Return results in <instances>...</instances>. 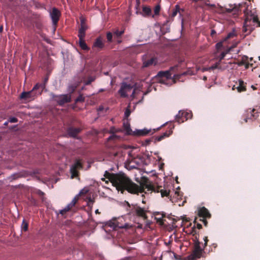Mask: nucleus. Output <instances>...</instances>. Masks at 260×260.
<instances>
[{
    "mask_svg": "<svg viewBox=\"0 0 260 260\" xmlns=\"http://www.w3.org/2000/svg\"><path fill=\"white\" fill-rule=\"evenodd\" d=\"M204 241L205 242V243H204V247L206 246L207 245V242L208 241V237H205L204 238Z\"/></svg>",
    "mask_w": 260,
    "mask_h": 260,
    "instance_id": "obj_48",
    "label": "nucleus"
},
{
    "mask_svg": "<svg viewBox=\"0 0 260 260\" xmlns=\"http://www.w3.org/2000/svg\"><path fill=\"white\" fill-rule=\"evenodd\" d=\"M220 63L218 61L215 64L212 66L210 68V69H211L212 70H214V69H222V68L221 67V66H220Z\"/></svg>",
    "mask_w": 260,
    "mask_h": 260,
    "instance_id": "obj_33",
    "label": "nucleus"
},
{
    "mask_svg": "<svg viewBox=\"0 0 260 260\" xmlns=\"http://www.w3.org/2000/svg\"><path fill=\"white\" fill-rule=\"evenodd\" d=\"M230 7V8H226V12L232 13L235 17L238 16L239 13L242 11H243L245 13L246 18L243 27V31L246 33L245 36L250 34L253 30V27L251 25V20H252L253 23H257V26L260 27V21L258 20L257 15L254 14V12L253 13H252L251 11H250L249 13L246 12V10H247V9L245 8L244 10H242V4L239 5L238 6L235 5L233 7Z\"/></svg>",
    "mask_w": 260,
    "mask_h": 260,
    "instance_id": "obj_2",
    "label": "nucleus"
},
{
    "mask_svg": "<svg viewBox=\"0 0 260 260\" xmlns=\"http://www.w3.org/2000/svg\"><path fill=\"white\" fill-rule=\"evenodd\" d=\"M215 34H216V31L214 29H212L211 30V35L213 36Z\"/></svg>",
    "mask_w": 260,
    "mask_h": 260,
    "instance_id": "obj_51",
    "label": "nucleus"
},
{
    "mask_svg": "<svg viewBox=\"0 0 260 260\" xmlns=\"http://www.w3.org/2000/svg\"><path fill=\"white\" fill-rule=\"evenodd\" d=\"M83 193H84L83 190L80 191L79 194L76 196L70 203H69L64 209L59 210V214L62 215H64L67 212L71 210L78 201L79 196Z\"/></svg>",
    "mask_w": 260,
    "mask_h": 260,
    "instance_id": "obj_12",
    "label": "nucleus"
},
{
    "mask_svg": "<svg viewBox=\"0 0 260 260\" xmlns=\"http://www.w3.org/2000/svg\"><path fill=\"white\" fill-rule=\"evenodd\" d=\"M167 124H168V122H166L165 124H164V125Z\"/></svg>",
    "mask_w": 260,
    "mask_h": 260,
    "instance_id": "obj_62",
    "label": "nucleus"
},
{
    "mask_svg": "<svg viewBox=\"0 0 260 260\" xmlns=\"http://www.w3.org/2000/svg\"><path fill=\"white\" fill-rule=\"evenodd\" d=\"M192 116V114L190 111L187 112L180 110L179 111L178 114L176 115L175 121L180 124L188 119L191 118Z\"/></svg>",
    "mask_w": 260,
    "mask_h": 260,
    "instance_id": "obj_11",
    "label": "nucleus"
},
{
    "mask_svg": "<svg viewBox=\"0 0 260 260\" xmlns=\"http://www.w3.org/2000/svg\"><path fill=\"white\" fill-rule=\"evenodd\" d=\"M80 22H81L80 25H86V20L83 17H82V16L80 17Z\"/></svg>",
    "mask_w": 260,
    "mask_h": 260,
    "instance_id": "obj_44",
    "label": "nucleus"
},
{
    "mask_svg": "<svg viewBox=\"0 0 260 260\" xmlns=\"http://www.w3.org/2000/svg\"><path fill=\"white\" fill-rule=\"evenodd\" d=\"M117 155V153H116L114 154V155H115V156H116Z\"/></svg>",
    "mask_w": 260,
    "mask_h": 260,
    "instance_id": "obj_61",
    "label": "nucleus"
},
{
    "mask_svg": "<svg viewBox=\"0 0 260 260\" xmlns=\"http://www.w3.org/2000/svg\"><path fill=\"white\" fill-rule=\"evenodd\" d=\"M41 197V200H42V201L43 202L45 201V198H44V196H42V197Z\"/></svg>",
    "mask_w": 260,
    "mask_h": 260,
    "instance_id": "obj_56",
    "label": "nucleus"
},
{
    "mask_svg": "<svg viewBox=\"0 0 260 260\" xmlns=\"http://www.w3.org/2000/svg\"><path fill=\"white\" fill-rule=\"evenodd\" d=\"M87 29V25H80L78 31V37H85V31Z\"/></svg>",
    "mask_w": 260,
    "mask_h": 260,
    "instance_id": "obj_24",
    "label": "nucleus"
},
{
    "mask_svg": "<svg viewBox=\"0 0 260 260\" xmlns=\"http://www.w3.org/2000/svg\"><path fill=\"white\" fill-rule=\"evenodd\" d=\"M143 182L140 183V185L139 186L128 178V183H126L125 190L127 191L129 193L136 194L139 192H143L145 189H147V191L160 192L161 197H168L169 198V190L168 191L166 189H162L161 186H156L146 178H143Z\"/></svg>",
    "mask_w": 260,
    "mask_h": 260,
    "instance_id": "obj_1",
    "label": "nucleus"
},
{
    "mask_svg": "<svg viewBox=\"0 0 260 260\" xmlns=\"http://www.w3.org/2000/svg\"><path fill=\"white\" fill-rule=\"evenodd\" d=\"M124 33V30L119 31L118 29L114 32V34L117 37H121Z\"/></svg>",
    "mask_w": 260,
    "mask_h": 260,
    "instance_id": "obj_38",
    "label": "nucleus"
},
{
    "mask_svg": "<svg viewBox=\"0 0 260 260\" xmlns=\"http://www.w3.org/2000/svg\"><path fill=\"white\" fill-rule=\"evenodd\" d=\"M104 46L105 44L103 42L102 38L101 37H99L94 41L92 48H96L99 50H101Z\"/></svg>",
    "mask_w": 260,
    "mask_h": 260,
    "instance_id": "obj_20",
    "label": "nucleus"
},
{
    "mask_svg": "<svg viewBox=\"0 0 260 260\" xmlns=\"http://www.w3.org/2000/svg\"><path fill=\"white\" fill-rule=\"evenodd\" d=\"M248 68V65H247V66H246V68Z\"/></svg>",
    "mask_w": 260,
    "mask_h": 260,
    "instance_id": "obj_63",
    "label": "nucleus"
},
{
    "mask_svg": "<svg viewBox=\"0 0 260 260\" xmlns=\"http://www.w3.org/2000/svg\"><path fill=\"white\" fill-rule=\"evenodd\" d=\"M51 95L53 101L56 102L59 106H63L71 101V96L69 94L55 95L51 93Z\"/></svg>",
    "mask_w": 260,
    "mask_h": 260,
    "instance_id": "obj_9",
    "label": "nucleus"
},
{
    "mask_svg": "<svg viewBox=\"0 0 260 260\" xmlns=\"http://www.w3.org/2000/svg\"><path fill=\"white\" fill-rule=\"evenodd\" d=\"M246 83H245L243 80L240 79L238 80V84L237 85H234L233 87V89H236L239 92H241L243 91H245L246 90Z\"/></svg>",
    "mask_w": 260,
    "mask_h": 260,
    "instance_id": "obj_18",
    "label": "nucleus"
},
{
    "mask_svg": "<svg viewBox=\"0 0 260 260\" xmlns=\"http://www.w3.org/2000/svg\"><path fill=\"white\" fill-rule=\"evenodd\" d=\"M132 88L133 86L131 84L122 82L118 92L121 97L125 98L127 96V93L131 91Z\"/></svg>",
    "mask_w": 260,
    "mask_h": 260,
    "instance_id": "obj_13",
    "label": "nucleus"
},
{
    "mask_svg": "<svg viewBox=\"0 0 260 260\" xmlns=\"http://www.w3.org/2000/svg\"><path fill=\"white\" fill-rule=\"evenodd\" d=\"M251 88H252L253 90H256V89H257L256 87L255 86H254V85H252L251 86Z\"/></svg>",
    "mask_w": 260,
    "mask_h": 260,
    "instance_id": "obj_52",
    "label": "nucleus"
},
{
    "mask_svg": "<svg viewBox=\"0 0 260 260\" xmlns=\"http://www.w3.org/2000/svg\"><path fill=\"white\" fill-rule=\"evenodd\" d=\"M115 228H117L119 229H126L127 228L128 225L127 224H119L118 221H116L115 223Z\"/></svg>",
    "mask_w": 260,
    "mask_h": 260,
    "instance_id": "obj_32",
    "label": "nucleus"
},
{
    "mask_svg": "<svg viewBox=\"0 0 260 260\" xmlns=\"http://www.w3.org/2000/svg\"><path fill=\"white\" fill-rule=\"evenodd\" d=\"M123 127L127 135H133V133L134 131H133L131 128L129 123L127 122H123Z\"/></svg>",
    "mask_w": 260,
    "mask_h": 260,
    "instance_id": "obj_25",
    "label": "nucleus"
},
{
    "mask_svg": "<svg viewBox=\"0 0 260 260\" xmlns=\"http://www.w3.org/2000/svg\"><path fill=\"white\" fill-rule=\"evenodd\" d=\"M130 213L136 214L139 217L143 218L144 219H147V216L146 214V210L144 208H142L139 206H134Z\"/></svg>",
    "mask_w": 260,
    "mask_h": 260,
    "instance_id": "obj_14",
    "label": "nucleus"
},
{
    "mask_svg": "<svg viewBox=\"0 0 260 260\" xmlns=\"http://www.w3.org/2000/svg\"><path fill=\"white\" fill-rule=\"evenodd\" d=\"M9 121L11 123H15L18 121V119L16 117H10L9 119Z\"/></svg>",
    "mask_w": 260,
    "mask_h": 260,
    "instance_id": "obj_42",
    "label": "nucleus"
},
{
    "mask_svg": "<svg viewBox=\"0 0 260 260\" xmlns=\"http://www.w3.org/2000/svg\"><path fill=\"white\" fill-rule=\"evenodd\" d=\"M29 204L30 206H39L38 201L33 198H31L30 199H29Z\"/></svg>",
    "mask_w": 260,
    "mask_h": 260,
    "instance_id": "obj_29",
    "label": "nucleus"
},
{
    "mask_svg": "<svg viewBox=\"0 0 260 260\" xmlns=\"http://www.w3.org/2000/svg\"><path fill=\"white\" fill-rule=\"evenodd\" d=\"M119 131H120V130L116 129L114 127H112L110 128L109 133L112 135L107 139L106 142L107 147L109 148H114L115 147L120 146L119 142L122 140V138L115 134V133Z\"/></svg>",
    "mask_w": 260,
    "mask_h": 260,
    "instance_id": "obj_6",
    "label": "nucleus"
},
{
    "mask_svg": "<svg viewBox=\"0 0 260 260\" xmlns=\"http://www.w3.org/2000/svg\"><path fill=\"white\" fill-rule=\"evenodd\" d=\"M223 46V42H219L216 44V47L217 49H220Z\"/></svg>",
    "mask_w": 260,
    "mask_h": 260,
    "instance_id": "obj_43",
    "label": "nucleus"
},
{
    "mask_svg": "<svg viewBox=\"0 0 260 260\" xmlns=\"http://www.w3.org/2000/svg\"><path fill=\"white\" fill-rule=\"evenodd\" d=\"M207 218H200V220L202 222H203V223H204V225L205 226H207V225H208V221H207Z\"/></svg>",
    "mask_w": 260,
    "mask_h": 260,
    "instance_id": "obj_46",
    "label": "nucleus"
},
{
    "mask_svg": "<svg viewBox=\"0 0 260 260\" xmlns=\"http://www.w3.org/2000/svg\"><path fill=\"white\" fill-rule=\"evenodd\" d=\"M151 130L147 128H144L143 129H136L133 133V136H146L150 133Z\"/></svg>",
    "mask_w": 260,
    "mask_h": 260,
    "instance_id": "obj_21",
    "label": "nucleus"
},
{
    "mask_svg": "<svg viewBox=\"0 0 260 260\" xmlns=\"http://www.w3.org/2000/svg\"><path fill=\"white\" fill-rule=\"evenodd\" d=\"M95 213H100L99 211V210L97 209L96 211H95Z\"/></svg>",
    "mask_w": 260,
    "mask_h": 260,
    "instance_id": "obj_59",
    "label": "nucleus"
},
{
    "mask_svg": "<svg viewBox=\"0 0 260 260\" xmlns=\"http://www.w3.org/2000/svg\"><path fill=\"white\" fill-rule=\"evenodd\" d=\"M160 10V7L159 5H157L155 7L154 9V14L157 15L159 14Z\"/></svg>",
    "mask_w": 260,
    "mask_h": 260,
    "instance_id": "obj_36",
    "label": "nucleus"
},
{
    "mask_svg": "<svg viewBox=\"0 0 260 260\" xmlns=\"http://www.w3.org/2000/svg\"><path fill=\"white\" fill-rule=\"evenodd\" d=\"M259 60H260V56L258 57Z\"/></svg>",
    "mask_w": 260,
    "mask_h": 260,
    "instance_id": "obj_64",
    "label": "nucleus"
},
{
    "mask_svg": "<svg viewBox=\"0 0 260 260\" xmlns=\"http://www.w3.org/2000/svg\"><path fill=\"white\" fill-rule=\"evenodd\" d=\"M226 54V52H222L221 54L220 55L219 57V61L218 62H219L220 63H221L222 62V60L224 58V57H225V54Z\"/></svg>",
    "mask_w": 260,
    "mask_h": 260,
    "instance_id": "obj_39",
    "label": "nucleus"
},
{
    "mask_svg": "<svg viewBox=\"0 0 260 260\" xmlns=\"http://www.w3.org/2000/svg\"><path fill=\"white\" fill-rule=\"evenodd\" d=\"M142 11L146 16H149L151 13V9L148 7H143Z\"/></svg>",
    "mask_w": 260,
    "mask_h": 260,
    "instance_id": "obj_28",
    "label": "nucleus"
},
{
    "mask_svg": "<svg viewBox=\"0 0 260 260\" xmlns=\"http://www.w3.org/2000/svg\"><path fill=\"white\" fill-rule=\"evenodd\" d=\"M37 194L40 196V197H42V196H44V193L41 190H39L38 191H37Z\"/></svg>",
    "mask_w": 260,
    "mask_h": 260,
    "instance_id": "obj_47",
    "label": "nucleus"
},
{
    "mask_svg": "<svg viewBox=\"0 0 260 260\" xmlns=\"http://www.w3.org/2000/svg\"><path fill=\"white\" fill-rule=\"evenodd\" d=\"M83 168L82 159H76L74 160V164L72 165L70 168V172L71 173V177L72 178L76 177L79 175V172L78 170H80Z\"/></svg>",
    "mask_w": 260,
    "mask_h": 260,
    "instance_id": "obj_10",
    "label": "nucleus"
},
{
    "mask_svg": "<svg viewBox=\"0 0 260 260\" xmlns=\"http://www.w3.org/2000/svg\"><path fill=\"white\" fill-rule=\"evenodd\" d=\"M103 109V107H100L99 108V111H102Z\"/></svg>",
    "mask_w": 260,
    "mask_h": 260,
    "instance_id": "obj_58",
    "label": "nucleus"
},
{
    "mask_svg": "<svg viewBox=\"0 0 260 260\" xmlns=\"http://www.w3.org/2000/svg\"><path fill=\"white\" fill-rule=\"evenodd\" d=\"M93 81V80H92V79L88 80V81H86V85L90 84L91 83V82H92Z\"/></svg>",
    "mask_w": 260,
    "mask_h": 260,
    "instance_id": "obj_50",
    "label": "nucleus"
},
{
    "mask_svg": "<svg viewBox=\"0 0 260 260\" xmlns=\"http://www.w3.org/2000/svg\"><path fill=\"white\" fill-rule=\"evenodd\" d=\"M169 130L166 131L165 133H164L162 135L157 136V137H153L150 139H146L143 143V146H147L150 144L151 142H153L154 143H157V142L160 141L165 138L169 137L173 133V129L174 128V125L172 123V122H170V124L169 125Z\"/></svg>",
    "mask_w": 260,
    "mask_h": 260,
    "instance_id": "obj_7",
    "label": "nucleus"
},
{
    "mask_svg": "<svg viewBox=\"0 0 260 260\" xmlns=\"http://www.w3.org/2000/svg\"><path fill=\"white\" fill-rule=\"evenodd\" d=\"M235 47V46H233V47H231L230 48L229 51L231 50H232V49L233 48Z\"/></svg>",
    "mask_w": 260,
    "mask_h": 260,
    "instance_id": "obj_60",
    "label": "nucleus"
},
{
    "mask_svg": "<svg viewBox=\"0 0 260 260\" xmlns=\"http://www.w3.org/2000/svg\"><path fill=\"white\" fill-rule=\"evenodd\" d=\"M48 81V78H46L45 79V80H44V82L43 83V84H45V87L46 86L45 84H46V83Z\"/></svg>",
    "mask_w": 260,
    "mask_h": 260,
    "instance_id": "obj_53",
    "label": "nucleus"
},
{
    "mask_svg": "<svg viewBox=\"0 0 260 260\" xmlns=\"http://www.w3.org/2000/svg\"><path fill=\"white\" fill-rule=\"evenodd\" d=\"M50 16L52 21L53 24L56 26L58 23L60 16V12L56 8H53L50 13Z\"/></svg>",
    "mask_w": 260,
    "mask_h": 260,
    "instance_id": "obj_16",
    "label": "nucleus"
},
{
    "mask_svg": "<svg viewBox=\"0 0 260 260\" xmlns=\"http://www.w3.org/2000/svg\"><path fill=\"white\" fill-rule=\"evenodd\" d=\"M157 63L156 58L155 57H151L147 60H145L143 61V67H148L153 64H156Z\"/></svg>",
    "mask_w": 260,
    "mask_h": 260,
    "instance_id": "obj_22",
    "label": "nucleus"
},
{
    "mask_svg": "<svg viewBox=\"0 0 260 260\" xmlns=\"http://www.w3.org/2000/svg\"><path fill=\"white\" fill-rule=\"evenodd\" d=\"M85 100L84 97L83 96V95L80 94L79 96L76 99L75 102L76 103H79V102H83Z\"/></svg>",
    "mask_w": 260,
    "mask_h": 260,
    "instance_id": "obj_34",
    "label": "nucleus"
},
{
    "mask_svg": "<svg viewBox=\"0 0 260 260\" xmlns=\"http://www.w3.org/2000/svg\"><path fill=\"white\" fill-rule=\"evenodd\" d=\"M192 234L194 237V248L191 254L185 257L184 260H197L201 257L203 249L200 246L199 241V235L196 233L195 228L193 227L192 230Z\"/></svg>",
    "mask_w": 260,
    "mask_h": 260,
    "instance_id": "obj_4",
    "label": "nucleus"
},
{
    "mask_svg": "<svg viewBox=\"0 0 260 260\" xmlns=\"http://www.w3.org/2000/svg\"><path fill=\"white\" fill-rule=\"evenodd\" d=\"M81 131L80 128L70 127L68 128L67 133L70 137L75 138Z\"/></svg>",
    "mask_w": 260,
    "mask_h": 260,
    "instance_id": "obj_19",
    "label": "nucleus"
},
{
    "mask_svg": "<svg viewBox=\"0 0 260 260\" xmlns=\"http://www.w3.org/2000/svg\"><path fill=\"white\" fill-rule=\"evenodd\" d=\"M44 89H45L44 84L37 83L31 90L22 92L19 96V98L20 100L24 101H30L34 99L37 95L41 94Z\"/></svg>",
    "mask_w": 260,
    "mask_h": 260,
    "instance_id": "obj_5",
    "label": "nucleus"
},
{
    "mask_svg": "<svg viewBox=\"0 0 260 260\" xmlns=\"http://www.w3.org/2000/svg\"><path fill=\"white\" fill-rule=\"evenodd\" d=\"M9 120H8V121H6V122L4 123V125L5 126H7V125H8V123H9Z\"/></svg>",
    "mask_w": 260,
    "mask_h": 260,
    "instance_id": "obj_55",
    "label": "nucleus"
},
{
    "mask_svg": "<svg viewBox=\"0 0 260 260\" xmlns=\"http://www.w3.org/2000/svg\"><path fill=\"white\" fill-rule=\"evenodd\" d=\"M93 202H94V200L93 199H92L91 198H89L88 200L87 205L88 206H92V204H93Z\"/></svg>",
    "mask_w": 260,
    "mask_h": 260,
    "instance_id": "obj_45",
    "label": "nucleus"
},
{
    "mask_svg": "<svg viewBox=\"0 0 260 260\" xmlns=\"http://www.w3.org/2000/svg\"><path fill=\"white\" fill-rule=\"evenodd\" d=\"M76 86L74 85H71L69 87L68 91L71 93H73L76 89Z\"/></svg>",
    "mask_w": 260,
    "mask_h": 260,
    "instance_id": "obj_40",
    "label": "nucleus"
},
{
    "mask_svg": "<svg viewBox=\"0 0 260 260\" xmlns=\"http://www.w3.org/2000/svg\"><path fill=\"white\" fill-rule=\"evenodd\" d=\"M184 12L183 9H181L180 8V7L179 5H177L175 6V9L173 10V11L172 14V16L173 17H174L176 16L178 13H180V11Z\"/></svg>",
    "mask_w": 260,
    "mask_h": 260,
    "instance_id": "obj_27",
    "label": "nucleus"
},
{
    "mask_svg": "<svg viewBox=\"0 0 260 260\" xmlns=\"http://www.w3.org/2000/svg\"><path fill=\"white\" fill-rule=\"evenodd\" d=\"M243 119L245 122L260 120V113L255 109L251 108L246 110L244 114Z\"/></svg>",
    "mask_w": 260,
    "mask_h": 260,
    "instance_id": "obj_8",
    "label": "nucleus"
},
{
    "mask_svg": "<svg viewBox=\"0 0 260 260\" xmlns=\"http://www.w3.org/2000/svg\"><path fill=\"white\" fill-rule=\"evenodd\" d=\"M186 74H187L186 72H184V73H183L181 74H176V75H175L174 76L173 79L174 83H175L177 80H179L180 79V78L181 76L185 75Z\"/></svg>",
    "mask_w": 260,
    "mask_h": 260,
    "instance_id": "obj_31",
    "label": "nucleus"
},
{
    "mask_svg": "<svg viewBox=\"0 0 260 260\" xmlns=\"http://www.w3.org/2000/svg\"><path fill=\"white\" fill-rule=\"evenodd\" d=\"M113 35L111 32H108L107 33V39L108 42H111L112 41Z\"/></svg>",
    "mask_w": 260,
    "mask_h": 260,
    "instance_id": "obj_37",
    "label": "nucleus"
},
{
    "mask_svg": "<svg viewBox=\"0 0 260 260\" xmlns=\"http://www.w3.org/2000/svg\"><path fill=\"white\" fill-rule=\"evenodd\" d=\"M104 176L116 187V189L123 193L125 191V186L127 183L128 177L124 173L114 174L105 171Z\"/></svg>",
    "mask_w": 260,
    "mask_h": 260,
    "instance_id": "obj_3",
    "label": "nucleus"
},
{
    "mask_svg": "<svg viewBox=\"0 0 260 260\" xmlns=\"http://www.w3.org/2000/svg\"><path fill=\"white\" fill-rule=\"evenodd\" d=\"M177 220L175 219H173V222L172 223V224L173 225L174 224H175V223L176 222Z\"/></svg>",
    "mask_w": 260,
    "mask_h": 260,
    "instance_id": "obj_54",
    "label": "nucleus"
},
{
    "mask_svg": "<svg viewBox=\"0 0 260 260\" xmlns=\"http://www.w3.org/2000/svg\"><path fill=\"white\" fill-rule=\"evenodd\" d=\"M236 36V34L235 32L233 31V32H231L230 33L228 34V35H227V36L226 37V38L224 39V41H226L227 40L231 38H233L234 37Z\"/></svg>",
    "mask_w": 260,
    "mask_h": 260,
    "instance_id": "obj_35",
    "label": "nucleus"
},
{
    "mask_svg": "<svg viewBox=\"0 0 260 260\" xmlns=\"http://www.w3.org/2000/svg\"><path fill=\"white\" fill-rule=\"evenodd\" d=\"M131 113V110L128 108H127L124 112L125 117L127 118L130 115Z\"/></svg>",
    "mask_w": 260,
    "mask_h": 260,
    "instance_id": "obj_41",
    "label": "nucleus"
},
{
    "mask_svg": "<svg viewBox=\"0 0 260 260\" xmlns=\"http://www.w3.org/2000/svg\"><path fill=\"white\" fill-rule=\"evenodd\" d=\"M79 45L80 48L84 50H89V48L84 41V37H79Z\"/></svg>",
    "mask_w": 260,
    "mask_h": 260,
    "instance_id": "obj_23",
    "label": "nucleus"
},
{
    "mask_svg": "<svg viewBox=\"0 0 260 260\" xmlns=\"http://www.w3.org/2000/svg\"><path fill=\"white\" fill-rule=\"evenodd\" d=\"M3 30V26L2 25L0 26V32H2Z\"/></svg>",
    "mask_w": 260,
    "mask_h": 260,
    "instance_id": "obj_57",
    "label": "nucleus"
},
{
    "mask_svg": "<svg viewBox=\"0 0 260 260\" xmlns=\"http://www.w3.org/2000/svg\"><path fill=\"white\" fill-rule=\"evenodd\" d=\"M197 228L198 229H201L202 228V225L201 224L198 223H197Z\"/></svg>",
    "mask_w": 260,
    "mask_h": 260,
    "instance_id": "obj_49",
    "label": "nucleus"
},
{
    "mask_svg": "<svg viewBox=\"0 0 260 260\" xmlns=\"http://www.w3.org/2000/svg\"><path fill=\"white\" fill-rule=\"evenodd\" d=\"M171 73L170 71H160L157 74V77L160 78L159 82L166 84V80L171 79Z\"/></svg>",
    "mask_w": 260,
    "mask_h": 260,
    "instance_id": "obj_15",
    "label": "nucleus"
},
{
    "mask_svg": "<svg viewBox=\"0 0 260 260\" xmlns=\"http://www.w3.org/2000/svg\"><path fill=\"white\" fill-rule=\"evenodd\" d=\"M28 223L23 219L22 224H21V229L22 230L26 232L28 230Z\"/></svg>",
    "mask_w": 260,
    "mask_h": 260,
    "instance_id": "obj_30",
    "label": "nucleus"
},
{
    "mask_svg": "<svg viewBox=\"0 0 260 260\" xmlns=\"http://www.w3.org/2000/svg\"><path fill=\"white\" fill-rule=\"evenodd\" d=\"M198 215L202 218H210L211 217V214L205 207H202L199 209Z\"/></svg>",
    "mask_w": 260,
    "mask_h": 260,
    "instance_id": "obj_17",
    "label": "nucleus"
},
{
    "mask_svg": "<svg viewBox=\"0 0 260 260\" xmlns=\"http://www.w3.org/2000/svg\"><path fill=\"white\" fill-rule=\"evenodd\" d=\"M161 215V216L156 217V219H157V222H159L160 224L162 225L164 224V222L166 221L165 219L163 218L166 217V214L162 213V214L157 213L156 215Z\"/></svg>",
    "mask_w": 260,
    "mask_h": 260,
    "instance_id": "obj_26",
    "label": "nucleus"
}]
</instances>
